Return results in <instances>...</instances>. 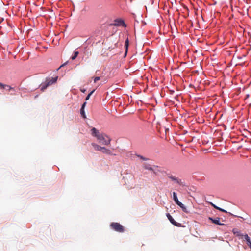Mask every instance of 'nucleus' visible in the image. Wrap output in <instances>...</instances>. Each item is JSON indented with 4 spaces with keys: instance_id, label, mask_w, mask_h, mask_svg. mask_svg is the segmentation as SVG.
Wrapping results in <instances>:
<instances>
[{
    "instance_id": "2",
    "label": "nucleus",
    "mask_w": 251,
    "mask_h": 251,
    "mask_svg": "<svg viewBox=\"0 0 251 251\" xmlns=\"http://www.w3.org/2000/svg\"><path fill=\"white\" fill-rule=\"evenodd\" d=\"M58 77L47 78L46 81L40 85L41 90L44 91L48 86L55 83Z\"/></svg>"
},
{
    "instance_id": "7",
    "label": "nucleus",
    "mask_w": 251,
    "mask_h": 251,
    "mask_svg": "<svg viewBox=\"0 0 251 251\" xmlns=\"http://www.w3.org/2000/svg\"><path fill=\"white\" fill-rule=\"evenodd\" d=\"M208 219L210 220L213 223H214L218 225H223V224H222L220 222V218L217 217L216 219H213L211 217H209Z\"/></svg>"
},
{
    "instance_id": "5",
    "label": "nucleus",
    "mask_w": 251,
    "mask_h": 251,
    "mask_svg": "<svg viewBox=\"0 0 251 251\" xmlns=\"http://www.w3.org/2000/svg\"><path fill=\"white\" fill-rule=\"evenodd\" d=\"M168 177L171 180L174 181L177 184L182 185V182L181 179L178 178V177H176V176H173L172 175H168Z\"/></svg>"
},
{
    "instance_id": "10",
    "label": "nucleus",
    "mask_w": 251,
    "mask_h": 251,
    "mask_svg": "<svg viewBox=\"0 0 251 251\" xmlns=\"http://www.w3.org/2000/svg\"><path fill=\"white\" fill-rule=\"evenodd\" d=\"M100 151H101L102 152H103L104 153L107 154H111V151L109 149H107L104 147H102V149H101V150Z\"/></svg>"
},
{
    "instance_id": "12",
    "label": "nucleus",
    "mask_w": 251,
    "mask_h": 251,
    "mask_svg": "<svg viewBox=\"0 0 251 251\" xmlns=\"http://www.w3.org/2000/svg\"><path fill=\"white\" fill-rule=\"evenodd\" d=\"M91 145L94 147L95 150L101 151L102 147H101L94 143H92Z\"/></svg>"
},
{
    "instance_id": "24",
    "label": "nucleus",
    "mask_w": 251,
    "mask_h": 251,
    "mask_svg": "<svg viewBox=\"0 0 251 251\" xmlns=\"http://www.w3.org/2000/svg\"><path fill=\"white\" fill-rule=\"evenodd\" d=\"M211 205L213 207H214L215 208H216V207H217L216 205H215V204H214L213 203H211Z\"/></svg>"
},
{
    "instance_id": "9",
    "label": "nucleus",
    "mask_w": 251,
    "mask_h": 251,
    "mask_svg": "<svg viewBox=\"0 0 251 251\" xmlns=\"http://www.w3.org/2000/svg\"><path fill=\"white\" fill-rule=\"evenodd\" d=\"M1 88L6 89L7 90L10 91L11 90H14V88L11 87L9 85L3 84L1 83V85H0Z\"/></svg>"
},
{
    "instance_id": "20",
    "label": "nucleus",
    "mask_w": 251,
    "mask_h": 251,
    "mask_svg": "<svg viewBox=\"0 0 251 251\" xmlns=\"http://www.w3.org/2000/svg\"><path fill=\"white\" fill-rule=\"evenodd\" d=\"M100 77H99V76H98V77H96L95 78H94V82L96 83L97 82L98 80H100Z\"/></svg>"
},
{
    "instance_id": "1",
    "label": "nucleus",
    "mask_w": 251,
    "mask_h": 251,
    "mask_svg": "<svg viewBox=\"0 0 251 251\" xmlns=\"http://www.w3.org/2000/svg\"><path fill=\"white\" fill-rule=\"evenodd\" d=\"M92 135L97 138L99 142L104 145L110 144L111 139L107 135L100 133L96 128L93 127L91 129Z\"/></svg>"
},
{
    "instance_id": "23",
    "label": "nucleus",
    "mask_w": 251,
    "mask_h": 251,
    "mask_svg": "<svg viewBox=\"0 0 251 251\" xmlns=\"http://www.w3.org/2000/svg\"><path fill=\"white\" fill-rule=\"evenodd\" d=\"M220 211H222L223 212L227 213V211L224 209H223L222 208L220 209Z\"/></svg>"
},
{
    "instance_id": "19",
    "label": "nucleus",
    "mask_w": 251,
    "mask_h": 251,
    "mask_svg": "<svg viewBox=\"0 0 251 251\" xmlns=\"http://www.w3.org/2000/svg\"><path fill=\"white\" fill-rule=\"evenodd\" d=\"M137 156L139 158H140L141 159L143 160H148V158H146L144 157V156H141L140 155H138Z\"/></svg>"
},
{
    "instance_id": "25",
    "label": "nucleus",
    "mask_w": 251,
    "mask_h": 251,
    "mask_svg": "<svg viewBox=\"0 0 251 251\" xmlns=\"http://www.w3.org/2000/svg\"><path fill=\"white\" fill-rule=\"evenodd\" d=\"M215 209H218V210H220V209H221V208H220V207H218V206H217V207H216V208H215Z\"/></svg>"
},
{
    "instance_id": "21",
    "label": "nucleus",
    "mask_w": 251,
    "mask_h": 251,
    "mask_svg": "<svg viewBox=\"0 0 251 251\" xmlns=\"http://www.w3.org/2000/svg\"><path fill=\"white\" fill-rule=\"evenodd\" d=\"M233 232L234 234H237V235H239V234H238V231L236 229H233Z\"/></svg>"
},
{
    "instance_id": "16",
    "label": "nucleus",
    "mask_w": 251,
    "mask_h": 251,
    "mask_svg": "<svg viewBox=\"0 0 251 251\" xmlns=\"http://www.w3.org/2000/svg\"><path fill=\"white\" fill-rule=\"evenodd\" d=\"M78 54H79L78 51H75L74 54L73 56H72L71 59L72 60H75L77 57Z\"/></svg>"
},
{
    "instance_id": "6",
    "label": "nucleus",
    "mask_w": 251,
    "mask_h": 251,
    "mask_svg": "<svg viewBox=\"0 0 251 251\" xmlns=\"http://www.w3.org/2000/svg\"><path fill=\"white\" fill-rule=\"evenodd\" d=\"M167 217L168 220L173 225L176 226H180L181 224L176 222L169 213L167 214Z\"/></svg>"
},
{
    "instance_id": "8",
    "label": "nucleus",
    "mask_w": 251,
    "mask_h": 251,
    "mask_svg": "<svg viewBox=\"0 0 251 251\" xmlns=\"http://www.w3.org/2000/svg\"><path fill=\"white\" fill-rule=\"evenodd\" d=\"M176 204H177L178 206H179L181 207V208L182 209V211L186 213H188L189 212V211L186 208V207L184 206V205L183 203H182L181 202L179 201Z\"/></svg>"
},
{
    "instance_id": "22",
    "label": "nucleus",
    "mask_w": 251,
    "mask_h": 251,
    "mask_svg": "<svg viewBox=\"0 0 251 251\" xmlns=\"http://www.w3.org/2000/svg\"><path fill=\"white\" fill-rule=\"evenodd\" d=\"M86 102H84V103L82 104L81 109H84V107H85V105H86Z\"/></svg>"
},
{
    "instance_id": "27",
    "label": "nucleus",
    "mask_w": 251,
    "mask_h": 251,
    "mask_svg": "<svg viewBox=\"0 0 251 251\" xmlns=\"http://www.w3.org/2000/svg\"><path fill=\"white\" fill-rule=\"evenodd\" d=\"M82 92H84L85 90H83V91L82 90Z\"/></svg>"
},
{
    "instance_id": "17",
    "label": "nucleus",
    "mask_w": 251,
    "mask_h": 251,
    "mask_svg": "<svg viewBox=\"0 0 251 251\" xmlns=\"http://www.w3.org/2000/svg\"><path fill=\"white\" fill-rule=\"evenodd\" d=\"M95 90H93V91H92L86 97V100H87L89 99L90 96L92 95V94L94 92Z\"/></svg>"
},
{
    "instance_id": "3",
    "label": "nucleus",
    "mask_w": 251,
    "mask_h": 251,
    "mask_svg": "<svg viewBox=\"0 0 251 251\" xmlns=\"http://www.w3.org/2000/svg\"><path fill=\"white\" fill-rule=\"evenodd\" d=\"M110 226L112 229L118 232L122 233L125 231L124 226L117 222L111 223Z\"/></svg>"
},
{
    "instance_id": "11",
    "label": "nucleus",
    "mask_w": 251,
    "mask_h": 251,
    "mask_svg": "<svg viewBox=\"0 0 251 251\" xmlns=\"http://www.w3.org/2000/svg\"><path fill=\"white\" fill-rule=\"evenodd\" d=\"M244 239L246 241L247 244H248V245L251 249V241L250 238L248 236V235L247 234H246L244 236Z\"/></svg>"
},
{
    "instance_id": "26",
    "label": "nucleus",
    "mask_w": 251,
    "mask_h": 251,
    "mask_svg": "<svg viewBox=\"0 0 251 251\" xmlns=\"http://www.w3.org/2000/svg\"><path fill=\"white\" fill-rule=\"evenodd\" d=\"M64 65H65V64H62V65H61V66H60V67H62V66H64Z\"/></svg>"
},
{
    "instance_id": "15",
    "label": "nucleus",
    "mask_w": 251,
    "mask_h": 251,
    "mask_svg": "<svg viewBox=\"0 0 251 251\" xmlns=\"http://www.w3.org/2000/svg\"><path fill=\"white\" fill-rule=\"evenodd\" d=\"M173 200L175 201V202L176 203V204L178 203L179 202V201H178L176 194L175 192L173 193Z\"/></svg>"
},
{
    "instance_id": "18",
    "label": "nucleus",
    "mask_w": 251,
    "mask_h": 251,
    "mask_svg": "<svg viewBox=\"0 0 251 251\" xmlns=\"http://www.w3.org/2000/svg\"><path fill=\"white\" fill-rule=\"evenodd\" d=\"M80 113L81 116L84 118H86V115L84 109H80Z\"/></svg>"
},
{
    "instance_id": "4",
    "label": "nucleus",
    "mask_w": 251,
    "mask_h": 251,
    "mask_svg": "<svg viewBox=\"0 0 251 251\" xmlns=\"http://www.w3.org/2000/svg\"><path fill=\"white\" fill-rule=\"evenodd\" d=\"M112 25L115 26H122L123 27H126V25L125 23L123 20L121 19H116L114 20L113 23L111 24Z\"/></svg>"
},
{
    "instance_id": "13",
    "label": "nucleus",
    "mask_w": 251,
    "mask_h": 251,
    "mask_svg": "<svg viewBox=\"0 0 251 251\" xmlns=\"http://www.w3.org/2000/svg\"><path fill=\"white\" fill-rule=\"evenodd\" d=\"M128 46H129V40H128V38H127L125 43V55H126V53L127 52Z\"/></svg>"
},
{
    "instance_id": "28",
    "label": "nucleus",
    "mask_w": 251,
    "mask_h": 251,
    "mask_svg": "<svg viewBox=\"0 0 251 251\" xmlns=\"http://www.w3.org/2000/svg\"><path fill=\"white\" fill-rule=\"evenodd\" d=\"M0 85H1V83H0Z\"/></svg>"
},
{
    "instance_id": "14",
    "label": "nucleus",
    "mask_w": 251,
    "mask_h": 251,
    "mask_svg": "<svg viewBox=\"0 0 251 251\" xmlns=\"http://www.w3.org/2000/svg\"><path fill=\"white\" fill-rule=\"evenodd\" d=\"M143 167L145 169H147V170H150V171H151L152 172H153L155 174V172L154 171V170L153 169L151 166L149 164H145L143 166Z\"/></svg>"
}]
</instances>
